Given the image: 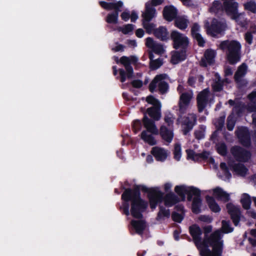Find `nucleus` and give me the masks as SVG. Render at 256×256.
Here are the masks:
<instances>
[{
    "label": "nucleus",
    "instance_id": "nucleus-1",
    "mask_svg": "<svg viewBox=\"0 0 256 256\" xmlns=\"http://www.w3.org/2000/svg\"><path fill=\"white\" fill-rule=\"evenodd\" d=\"M122 189L124 190L121 196L122 204L120 206L122 214L126 216L130 214L134 218L142 219L143 213L148 209L149 202L142 198L138 188L133 190L131 188L122 186Z\"/></svg>",
    "mask_w": 256,
    "mask_h": 256
},
{
    "label": "nucleus",
    "instance_id": "nucleus-2",
    "mask_svg": "<svg viewBox=\"0 0 256 256\" xmlns=\"http://www.w3.org/2000/svg\"><path fill=\"white\" fill-rule=\"evenodd\" d=\"M221 232L216 230L208 237L204 238L200 248L201 256H221L223 250V240Z\"/></svg>",
    "mask_w": 256,
    "mask_h": 256
},
{
    "label": "nucleus",
    "instance_id": "nucleus-3",
    "mask_svg": "<svg viewBox=\"0 0 256 256\" xmlns=\"http://www.w3.org/2000/svg\"><path fill=\"white\" fill-rule=\"evenodd\" d=\"M220 48L226 54V58L229 64L234 65L241 60L240 43L236 40H225L222 41L219 46Z\"/></svg>",
    "mask_w": 256,
    "mask_h": 256
},
{
    "label": "nucleus",
    "instance_id": "nucleus-4",
    "mask_svg": "<svg viewBox=\"0 0 256 256\" xmlns=\"http://www.w3.org/2000/svg\"><path fill=\"white\" fill-rule=\"evenodd\" d=\"M99 4L102 8L106 10H114L112 12L108 14L106 18V22L110 24H118L119 12L121 11L120 8L122 6L123 2L120 0L116 2L100 1Z\"/></svg>",
    "mask_w": 256,
    "mask_h": 256
},
{
    "label": "nucleus",
    "instance_id": "nucleus-5",
    "mask_svg": "<svg viewBox=\"0 0 256 256\" xmlns=\"http://www.w3.org/2000/svg\"><path fill=\"white\" fill-rule=\"evenodd\" d=\"M136 188H138L140 193V190H142L148 194L147 196L150 208L152 210L155 209L158 205V200H160L162 198V192L159 190L158 188H148L146 186L142 184H135L131 190H134Z\"/></svg>",
    "mask_w": 256,
    "mask_h": 256
},
{
    "label": "nucleus",
    "instance_id": "nucleus-6",
    "mask_svg": "<svg viewBox=\"0 0 256 256\" xmlns=\"http://www.w3.org/2000/svg\"><path fill=\"white\" fill-rule=\"evenodd\" d=\"M167 77L168 75L166 74L156 75L149 84V90L153 93L156 90L158 86L160 94H164L167 93L169 89V85L166 82L164 81Z\"/></svg>",
    "mask_w": 256,
    "mask_h": 256
},
{
    "label": "nucleus",
    "instance_id": "nucleus-7",
    "mask_svg": "<svg viewBox=\"0 0 256 256\" xmlns=\"http://www.w3.org/2000/svg\"><path fill=\"white\" fill-rule=\"evenodd\" d=\"M226 26L225 22H222L216 18H212L210 25H206V33L212 37H216L218 34L224 32Z\"/></svg>",
    "mask_w": 256,
    "mask_h": 256
},
{
    "label": "nucleus",
    "instance_id": "nucleus-8",
    "mask_svg": "<svg viewBox=\"0 0 256 256\" xmlns=\"http://www.w3.org/2000/svg\"><path fill=\"white\" fill-rule=\"evenodd\" d=\"M170 38L173 42V48L174 49L188 48L189 40L186 36L177 30H172L170 34Z\"/></svg>",
    "mask_w": 256,
    "mask_h": 256
},
{
    "label": "nucleus",
    "instance_id": "nucleus-9",
    "mask_svg": "<svg viewBox=\"0 0 256 256\" xmlns=\"http://www.w3.org/2000/svg\"><path fill=\"white\" fill-rule=\"evenodd\" d=\"M223 2L222 10L232 20L240 16L238 11V4L235 0H222Z\"/></svg>",
    "mask_w": 256,
    "mask_h": 256
},
{
    "label": "nucleus",
    "instance_id": "nucleus-10",
    "mask_svg": "<svg viewBox=\"0 0 256 256\" xmlns=\"http://www.w3.org/2000/svg\"><path fill=\"white\" fill-rule=\"evenodd\" d=\"M230 152L234 159L238 162H248L252 157L250 151L238 146H232L230 149Z\"/></svg>",
    "mask_w": 256,
    "mask_h": 256
},
{
    "label": "nucleus",
    "instance_id": "nucleus-11",
    "mask_svg": "<svg viewBox=\"0 0 256 256\" xmlns=\"http://www.w3.org/2000/svg\"><path fill=\"white\" fill-rule=\"evenodd\" d=\"M198 188L193 186H186L184 185L176 186L174 188V192L180 196L182 201L186 200V195L187 194V200L190 202L192 199V194H197L196 190Z\"/></svg>",
    "mask_w": 256,
    "mask_h": 256
},
{
    "label": "nucleus",
    "instance_id": "nucleus-12",
    "mask_svg": "<svg viewBox=\"0 0 256 256\" xmlns=\"http://www.w3.org/2000/svg\"><path fill=\"white\" fill-rule=\"evenodd\" d=\"M236 134L241 144L246 148H249L251 145L250 132L246 126L238 128L236 130Z\"/></svg>",
    "mask_w": 256,
    "mask_h": 256
},
{
    "label": "nucleus",
    "instance_id": "nucleus-13",
    "mask_svg": "<svg viewBox=\"0 0 256 256\" xmlns=\"http://www.w3.org/2000/svg\"><path fill=\"white\" fill-rule=\"evenodd\" d=\"M226 208L228 214L235 226H238L241 217V212L238 207L234 205L232 203H228L226 205Z\"/></svg>",
    "mask_w": 256,
    "mask_h": 256
},
{
    "label": "nucleus",
    "instance_id": "nucleus-14",
    "mask_svg": "<svg viewBox=\"0 0 256 256\" xmlns=\"http://www.w3.org/2000/svg\"><path fill=\"white\" fill-rule=\"evenodd\" d=\"M209 90L208 89H204L200 92L196 98L197 106L199 112H202L207 106L208 102Z\"/></svg>",
    "mask_w": 256,
    "mask_h": 256
},
{
    "label": "nucleus",
    "instance_id": "nucleus-15",
    "mask_svg": "<svg viewBox=\"0 0 256 256\" xmlns=\"http://www.w3.org/2000/svg\"><path fill=\"white\" fill-rule=\"evenodd\" d=\"M180 200L178 196L172 192H170L164 196L162 192V198L158 200V204L164 201V205L167 207H172L180 202Z\"/></svg>",
    "mask_w": 256,
    "mask_h": 256
},
{
    "label": "nucleus",
    "instance_id": "nucleus-16",
    "mask_svg": "<svg viewBox=\"0 0 256 256\" xmlns=\"http://www.w3.org/2000/svg\"><path fill=\"white\" fill-rule=\"evenodd\" d=\"M189 232L193 238V240L196 246H197L198 249L200 250V246H198V245H201V244L202 243L201 235L202 234V230L198 226L195 224L190 226Z\"/></svg>",
    "mask_w": 256,
    "mask_h": 256
},
{
    "label": "nucleus",
    "instance_id": "nucleus-17",
    "mask_svg": "<svg viewBox=\"0 0 256 256\" xmlns=\"http://www.w3.org/2000/svg\"><path fill=\"white\" fill-rule=\"evenodd\" d=\"M178 10L173 5H168L164 7L162 11L164 18L170 22L174 20L177 16Z\"/></svg>",
    "mask_w": 256,
    "mask_h": 256
},
{
    "label": "nucleus",
    "instance_id": "nucleus-18",
    "mask_svg": "<svg viewBox=\"0 0 256 256\" xmlns=\"http://www.w3.org/2000/svg\"><path fill=\"white\" fill-rule=\"evenodd\" d=\"M192 96V94L188 92H184L180 95L178 106L179 111L181 114H183L186 112Z\"/></svg>",
    "mask_w": 256,
    "mask_h": 256
},
{
    "label": "nucleus",
    "instance_id": "nucleus-19",
    "mask_svg": "<svg viewBox=\"0 0 256 256\" xmlns=\"http://www.w3.org/2000/svg\"><path fill=\"white\" fill-rule=\"evenodd\" d=\"M197 194H192L194 196L192 204V211L194 214H198L201 212L200 207L202 200L201 198V191L198 188L196 190Z\"/></svg>",
    "mask_w": 256,
    "mask_h": 256
},
{
    "label": "nucleus",
    "instance_id": "nucleus-20",
    "mask_svg": "<svg viewBox=\"0 0 256 256\" xmlns=\"http://www.w3.org/2000/svg\"><path fill=\"white\" fill-rule=\"evenodd\" d=\"M196 118L194 115H190V117L186 116L184 118L182 122V125L184 126L182 129L183 134L185 136L192 130L194 125L196 122Z\"/></svg>",
    "mask_w": 256,
    "mask_h": 256
},
{
    "label": "nucleus",
    "instance_id": "nucleus-21",
    "mask_svg": "<svg viewBox=\"0 0 256 256\" xmlns=\"http://www.w3.org/2000/svg\"><path fill=\"white\" fill-rule=\"evenodd\" d=\"M142 123L144 127L146 129V132L153 134L157 135L158 134V130L154 120L149 118L146 114L144 116Z\"/></svg>",
    "mask_w": 256,
    "mask_h": 256
},
{
    "label": "nucleus",
    "instance_id": "nucleus-22",
    "mask_svg": "<svg viewBox=\"0 0 256 256\" xmlns=\"http://www.w3.org/2000/svg\"><path fill=\"white\" fill-rule=\"evenodd\" d=\"M116 62L117 64L120 62L122 64L127 72L128 78L130 79L132 78L134 74V70L132 66L130 65V58L126 56H122L120 60L116 58Z\"/></svg>",
    "mask_w": 256,
    "mask_h": 256
},
{
    "label": "nucleus",
    "instance_id": "nucleus-23",
    "mask_svg": "<svg viewBox=\"0 0 256 256\" xmlns=\"http://www.w3.org/2000/svg\"><path fill=\"white\" fill-rule=\"evenodd\" d=\"M188 48H181L180 50L174 51L171 58V62L176 64L186 59Z\"/></svg>",
    "mask_w": 256,
    "mask_h": 256
},
{
    "label": "nucleus",
    "instance_id": "nucleus-24",
    "mask_svg": "<svg viewBox=\"0 0 256 256\" xmlns=\"http://www.w3.org/2000/svg\"><path fill=\"white\" fill-rule=\"evenodd\" d=\"M154 36L162 42H166L169 40V33L166 26H160L154 32Z\"/></svg>",
    "mask_w": 256,
    "mask_h": 256
},
{
    "label": "nucleus",
    "instance_id": "nucleus-25",
    "mask_svg": "<svg viewBox=\"0 0 256 256\" xmlns=\"http://www.w3.org/2000/svg\"><path fill=\"white\" fill-rule=\"evenodd\" d=\"M151 153L158 161L164 162L168 156L166 151L164 148L158 146L152 148Z\"/></svg>",
    "mask_w": 256,
    "mask_h": 256
},
{
    "label": "nucleus",
    "instance_id": "nucleus-26",
    "mask_svg": "<svg viewBox=\"0 0 256 256\" xmlns=\"http://www.w3.org/2000/svg\"><path fill=\"white\" fill-rule=\"evenodd\" d=\"M156 14V8L152 4L146 2L145 4V12L142 14V20L150 22L154 17Z\"/></svg>",
    "mask_w": 256,
    "mask_h": 256
},
{
    "label": "nucleus",
    "instance_id": "nucleus-27",
    "mask_svg": "<svg viewBox=\"0 0 256 256\" xmlns=\"http://www.w3.org/2000/svg\"><path fill=\"white\" fill-rule=\"evenodd\" d=\"M229 166L234 172L240 176H244L248 172V169L242 164H229Z\"/></svg>",
    "mask_w": 256,
    "mask_h": 256
},
{
    "label": "nucleus",
    "instance_id": "nucleus-28",
    "mask_svg": "<svg viewBox=\"0 0 256 256\" xmlns=\"http://www.w3.org/2000/svg\"><path fill=\"white\" fill-rule=\"evenodd\" d=\"M136 234L142 235L146 228V223L143 220H132L130 222Z\"/></svg>",
    "mask_w": 256,
    "mask_h": 256
},
{
    "label": "nucleus",
    "instance_id": "nucleus-29",
    "mask_svg": "<svg viewBox=\"0 0 256 256\" xmlns=\"http://www.w3.org/2000/svg\"><path fill=\"white\" fill-rule=\"evenodd\" d=\"M213 194L218 200H222L224 202H228L230 200L229 194L224 191L220 188L217 187L214 189Z\"/></svg>",
    "mask_w": 256,
    "mask_h": 256
},
{
    "label": "nucleus",
    "instance_id": "nucleus-30",
    "mask_svg": "<svg viewBox=\"0 0 256 256\" xmlns=\"http://www.w3.org/2000/svg\"><path fill=\"white\" fill-rule=\"evenodd\" d=\"M160 134L162 138L170 143L174 138V134L172 130H168L166 126H162L160 128Z\"/></svg>",
    "mask_w": 256,
    "mask_h": 256
},
{
    "label": "nucleus",
    "instance_id": "nucleus-31",
    "mask_svg": "<svg viewBox=\"0 0 256 256\" xmlns=\"http://www.w3.org/2000/svg\"><path fill=\"white\" fill-rule=\"evenodd\" d=\"M174 20V25L178 29L184 30L188 28L189 21L184 16H178Z\"/></svg>",
    "mask_w": 256,
    "mask_h": 256
},
{
    "label": "nucleus",
    "instance_id": "nucleus-32",
    "mask_svg": "<svg viewBox=\"0 0 256 256\" xmlns=\"http://www.w3.org/2000/svg\"><path fill=\"white\" fill-rule=\"evenodd\" d=\"M160 108L161 106L149 108L147 109V113L154 120H158L161 117Z\"/></svg>",
    "mask_w": 256,
    "mask_h": 256
},
{
    "label": "nucleus",
    "instance_id": "nucleus-33",
    "mask_svg": "<svg viewBox=\"0 0 256 256\" xmlns=\"http://www.w3.org/2000/svg\"><path fill=\"white\" fill-rule=\"evenodd\" d=\"M206 200L209 208L212 212L216 213L220 211V208L212 196H206Z\"/></svg>",
    "mask_w": 256,
    "mask_h": 256
},
{
    "label": "nucleus",
    "instance_id": "nucleus-34",
    "mask_svg": "<svg viewBox=\"0 0 256 256\" xmlns=\"http://www.w3.org/2000/svg\"><path fill=\"white\" fill-rule=\"evenodd\" d=\"M146 130H143L141 133V138L150 146H154L156 144V141L152 134H148Z\"/></svg>",
    "mask_w": 256,
    "mask_h": 256
},
{
    "label": "nucleus",
    "instance_id": "nucleus-35",
    "mask_svg": "<svg viewBox=\"0 0 256 256\" xmlns=\"http://www.w3.org/2000/svg\"><path fill=\"white\" fill-rule=\"evenodd\" d=\"M240 203L244 210H248L250 209L252 204V199L250 196L246 193L243 194L240 200Z\"/></svg>",
    "mask_w": 256,
    "mask_h": 256
},
{
    "label": "nucleus",
    "instance_id": "nucleus-36",
    "mask_svg": "<svg viewBox=\"0 0 256 256\" xmlns=\"http://www.w3.org/2000/svg\"><path fill=\"white\" fill-rule=\"evenodd\" d=\"M160 210L157 214L156 220L159 221L164 217L168 218L170 216V212L168 209L166 210L163 206H160L159 207Z\"/></svg>",
    "mask_w": 256,
    "mask_h": 256
},
{
    "label": "nucleus",
    "instance_id": "nucleus-37",
    "mask_svg": "<svg viewBox=\"0 0 256 256\" xmlns=\"http://www.w3.org/2000/svg\"><path fill=\"white\" fill-rule=\"evenodd\" d=\"M244 9L252 14H256V2L254 0H250L244 4Z\"/></svg>",
    "mask_w": 256,
    "mask_h": 256
},
{
    "label": "nucleus",
    "instance_id": "nucleus-38",
    "mask_svg": "<svg viewBox=\"0 0 256 256\" xmlns=\"http://www.w3.org/2000/svg\"><path fill=\"white\" fill-rule=\"evenodd\" d=\"M224 81L220 76L218 75L217 80L212 84V90L215 92H220L223 90Z\"/></svg>",
    "mask_w": 256,
    "mask_h": 256
},
{
    "label": "nucleus",
    "instance_id": "nucleus-39",
    "mask_svg": "<svg viewBox=\"0 0 256 256\" xmlns=\"http://www.w3.org/2000/svg\"><path fill=\"white\" fill-rule=\"evenodd\" d=\"M256 34V26H251L250 30L248 31L244 34V40L246 42L249 44H251L252 43L253 40V36L252 34Z\"/></svg>",
    "mask_w": 256,
    "mask_h": 256
},
{
    "label": "nucleus",
    "instance_id": "nucleus-40",
    "mask_svg": "<svg viewBox=\"0 0 256 256\" xmlns=\"http://www.w3.org/2000/svg\"><path fill=\"white\" fill-rule=\"evenodd\" d=\"M223 4H222L219 0H214L212 6L210 8V11L214 13H218L222 10Z\"/></svg>",
    "mask_w": 256,
    "mask_h": 256
},
{
    "label": "nucleus",
    "instance_id": "nucleus-41",
    "mask_svg": "<svg viewBox=\"0 0 256 256\" xmlns=\"http://www.w3.org/2000/svg\"><path fill=\"white\" fill-rule=\"evenodd\" d=\"M204 56L208 64L210 65L214 63L215 57L214 50L211 49L206 50L204 54Z\"/></svg>",
    "mask_w": 256,
    "mask_h": 256
},
{
    "label": "nucleus",
    "instance_id": "nucleus-42",
    "mask_svg": "<svg viewBox=\"0 0 256 256\" xmlns=\"http://www.w3.org/2000/svg\"><path fill=\"white\" fill-rule=\"evenodd\" d=\"M150 22L144 21L142 20V24L144 28L146 30V32L149 34H154L156 27V24L154 23H150Z\"/></svg>",
    "mask_w": 256,
    "mask_h": 256
},
{
    "label": "nucleus",
    "instance_id": "nucleus-43",
    "mask_svg": "<svg viewBox=\"0 0 256 256\" xmlns=\"http://www.w3.org/2000/svg\"><path fill=\"white\" fill-rule=\"evenodd\" d=\"M182 156V148L180 144L179 143H176L174 144V158L177 160L179 161Z\"/></svg>",
    "mask_w": 256,
    "mask_h": 256
},
{
    "label": "nucleus",
    "instance_id": "nucleus-44",
    "mask_svg": "<svg viewBox=\"0 0 256 256\" xmlns=\"http://www.w3.org/2000/svg\"><path fill=\"white\" fill-rule=\"evenodd\" d=\"M222 230L224 234H228L233 232L234 228H232L229 220H222Z\"/></svg>",
    "mask_w": 256,
    "mask_h": 256
},
{
    "label": "nucleus",
    "instance_id": "nucleus-45",
    "mask_svg": "<svg viewBox=\"0 0 256 256\" xmlns=\"http://www.w3.org/2000/svg\"><path fill=\"white\" fill-rule=\"evenodd\" d=\"M216 150L217 152L222 156H225L227 154V147L224 142L217 144L216 145Z\"/></svg>",
    "mask_w": 256,
    "mask_h": 256
},
{
    "label": "nucleus",
    "instance_id": "nucleus-46",
    "mask_svg": "<svg viewBox=\"0 0 256 256\" xmlns=\"http://www.w3.org/2000/svg\"><path fill=\"white\" fill-rule=\"evenodd\" d=\"M146 101L149 104H152L153 106H161L160 102L159 100L153 96H149L146 97Z\"/></svg>",
    "mask_w": 256,
    "mask_h": 256
},
{
    "label": "nucleus",
    "instance_id": "nucleus-47",
    "mask_svg": "<svg viewBox=\"0 0 256 256\" xmlns=\"http://www.w3.org/2000/svg\"><path fill=\"white\" fill-rule=\"evenodd\" d=\"M162 64V60L160 58L151 61L150 64V68L152 70H155L158 68Z\"/></svg>",
    "mask_w": 256,
    "mask_h": 256
},
{
    "label": "nucleus",
    "instance_id": "nucleus-48",
    "mask_svg": "<svg viewBox=\"0 0 256 256\" xmlns=\"http://www.w3.org/2000/svg\"><path fill=\"white\" fill-rule=\"evenodd\" d=\"M250 100L254 104L252 106V110L256 112V91H252L248 95Z\"/></svg>",
    "mask_w": 256,
    "mask_h": 256
},
{
    "label": "nucleus",
    "instance_id": "nucleus-49",
    "mask_svg": "<svg viewBox=\"0 0 256 256\" xmlns=\"http://www.w3.org/2000/svg\"><path fill=\"white\" fill-rule=\"evenodd\" d=\"M121 32L124 34H128L132 32L134 29V25L132 24H126L122 28H120Z\"/></svg>",
    "mask_w": 256,
    "mask_h": 256
},
{
    "label": "nucleus",
    "instance_id": "nucleus-50",
    "mask_svg": "<svg viewBox=\"0 0 256 256\" xmlns=\"http://www.w3.org/2000/svg\"><path fill=\"white\" fill-rule=\"evenodd\" d=\"M142 126V122L139 120H136L133 122L132 126V130L134 134H136L139 130H140Z\"/></svg>",
    "mask_w": 256,
    "mask_h": 256
},
{
    "label": "nucleus",
    "instance_id": "nucleus-51",
    "mask_svg": "<svg viewBox=\"0 0 256 256\" xmlns=\"http://www.w3.org/2000/svg\"><path fill=\"white\" fill-rule=\"evenodd\" d=\"M224 124V117H220L215 123V126L217 130H222Z\"/></svg>",
    "mask_w": 256,
    "mask_h": 256
},
{
    "label": "nucleus",
    "instance_id": "nucleus-52",
    "mask_svg": "<svg viewBox=\"0 0 256 256\" xmlns=\"http://www.w3.org/2000/svg\"><path fill=\"white\" fill-rule=\"evenodd\" d=\"M172 220L176 222L180 223L184 219V216L176 212H173L172 214Z\"/></svg>",
    "mask_w": 256,
    "mask_h": 256
},
{
    "label": "nucleus",
    "instance_id": "nucleus-53",
    "mask_svg": "<svg viewBox=\"0 0 256 256\" xmlns=\"http://www.w3.org/2000/svg\"><path fill=\"white\" fill-rule=\"evenodd\" d=\"M235 124V120H234L232 118H230V116H228L227 118L226 122L227 129L230 131L232 130L234 127Z\"/></svg>",
    "mask_w": 256,
    "mask_h": 256
},
{
    "label": "nucleus",
    "instance_id": "nucleus-54",
    "mask_svg": "<svg viewBox=\"0 0 256 256\" xmlns=\"http://www.w3.org/2000/svg\"><path fill=\"white\" fill-rule=\"evenodd\" d=\"M194 39H195L197 42L199 46L203 47L204 46L205 40L202 36V35L199 34H196V36H192Z\"/></svg>",
    "mask_w": 256,
    "mask_h": 256
},
{
    "label": "nucleus",
    "instance_id": "nucleus-55",
    "mask_svg": "<svg viewBox=\"0 0 256 256\" xmlns=\"http://www.w3.org/2000/svg\"><path fill=\"white\" fill-rule=\"evenodd\" d=\"M186 153L187 154V159H191L193 160H194L195 157H198V154H196L192 150H186Z\"/></svg>",
    "mask_w": 256,
    "mask_h": 256
},
{
    "label": "nucleus",
    "instance_id": "nucleus-56",
    "mask_svg": "<svg viewBox=\"0 0 256 256\" xmlns=\"http://www.w3.org/2000/svg\"><path fill=\"white\" fill-rule=\"evenodd\" d=\"M152 49L157 54H162L164 52L163 46L160 44H156Z\"/></svg>",
    "mask_w": 256,
    "mask_h": 256
},
{
    "label": "nucleus",
    "instance_id": "nucleus-57",
    "mask_svg": "<svg viewBox=\"0 0 256 256\" xmlns=\"http://www.w3.org/2000/svg\"><path fill=\"white\" fill-rule=\"evenodd\" d=\"M200 30V26H199V24L196 22L194 23L191 28L192 36H196V34H199L200 33L198 32Z\"/></svg>",
    "mask_w": 256,
    "mask_h": 256
},
{
    "label": "nucleus",
    "instance_id": "nucleus-58",
    "mask_svg": "<svg viewBox=\"0 0 256 256\" xmlns=\"http://www.w3.org/2000/svg\"><path fill=\"white\" fill-rule=\"evenodd\" d=\"M118 72L120 76V81L122 82H124L126 80V78H128L127 72L125 71L123 68H120Z\"/></svg>",
    "mask_w": 256,
    "mask_h": 256
},
{
    "label": "nucleus",
    "instance_id": "nucleus-59",
    "mask_svg": "<svg viewBox=\"0 0 256 256\" xmlns=\"http://www.w3.org/2000/svg\"><path fill=\"white\" fill-rule=\"evenodd\" d=\"M199 220L202 222H206L207 223H211L213 218L210 216L201 215L199 218Z\"/></svg>",
    "mask_w": 256,
    "mask_h": 256
},
{
    "label": "nucleus",
    "instance_id": "nucleus-60",
    "mask_svg": "<svg viewBox=\"0 0 256 256\" xmlns=\"http://www.w3.org/2000/svg\"><path fill=\"white\" fill-rule=\"evenodd\" d=\"M156 43L152 38L148 37L146 39V46L150 48H152Z\"/></svg>",
    "mask_w": 256,
    "mask_h": 256
},
{
    "label": "nucleus",
    "instance_id": "nucleus-61",
    "mask_svg": "<svg viewBox=\"0 0 256 256\" xmlns=\"http://www.w3.org/2000/svg\"><path fill=\"white\" fill-rule=\"evenodd\" d=\"M142 82L140 80H134L131 82L132 86L136 88H140L142 86Z\"/></svg>",
    "mask_w": 256,
    "mask_h": 256
},
{
    "label": "nucleus",
    "instance_id": "nucleus-62",
    "mask_svg": "<svg viewBox=\"0 0 256 256\" xmlns=\"http://www.w3.org/2000/svg\"><path fill=\"white\" fill-rule=\"evenodd\" d=\"M120 17L124 21L127 22L130 18V12L128 11H124L121 14Z\"/></svg>",
    "mask_w": 256,
    "mask_h": 256
},
{
    "label": "nucleus",
    "instance_id": "nucleus-63",
    "mask_svg": "<svg viewBox=\"0 0 256 256\" xmlns=\"http://www.w3.org/2000/svg\"><path fill=\"white\" fill-rule=\"evenodd\" d=\"M212 227L211 225H208L204 228V238H207L209 236L208 234L212 231Z\"/></svg>",
    "mask_w": 256,
    "mask_h": 256
},
{
    "label": "nucleus",
    "instance_id": "nucleus-64",
    "mask_svg": "<svg viewBox=\"0 0 256 256\" xmlns=\"http://www.w3.org/2000/svg\"><path fill=\"white\" fill-rule=\"evenodd\" d=\"M218 131L217 130L214 131L210 136V140L213 143H216L218 141Z\"/></svg>",
    "mask_w": 256,
    "mask_h": 256
}]
</instances>
